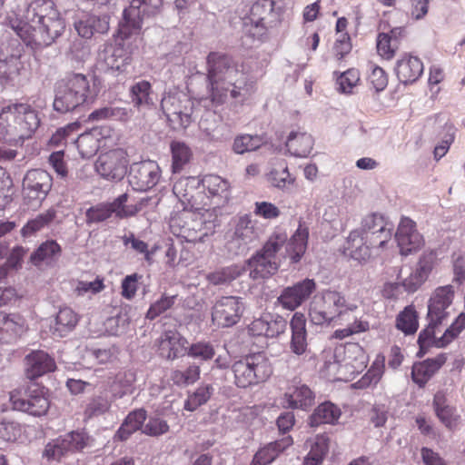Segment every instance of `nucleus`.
<instances>
[{"label": "nucleus", "instance_id": "nucleus-4", "mask_svg": "<svg viewBox=\"0 0 465 465\" xmlns=\"http://www.w3.org/2000/svg\"><path fill=\"white\" fill-rule=\"evenodd\" d=\"M94 96L87 76L72 74L55 84L53 107L60 114L74 112L91 103Z\"/></svg>", "mask_w": 465, "mask_h": 465}, {"label": "nucleus", "instance_id": "nucleus-63", "mask_svg": "<svg viewBox=\"0 0 465 465\" xmlns=\"http://www.w3.org/2000/svg\"><path fill=\"white\" fill-rule=\"evenodd\" d=\"M465 328V313L461 312L456 318L455 322L444 331L440 341V346H447Z\"/></svg>", "mask_w": 465, "mask_h": 465}, {"label": "nucleus", "instance_id": "nucleus-7", "mask_svg": "<svg viewBox=\"0 0 465 465\" xmlns=\"http://www.w3.org/2000/svg\"><path fill=\"white\" fill-rule=\"evenodd\" d=\"M194 104L184 93H170L163 97L161 108L172 128L180 130L187 128L193 121Z\"/></svg>", "mask_w": 465, "mask_h": 465}, {"label": "nucleus", "instance_id": "nucleus-51", "mask_svg": "<svg viewBox=\"0 0 465 465\" xmlns=\"http://www.w3.org/2000/svg\"><path fill=\"white\" fill-rule=\"evenodd\" d=\"M213 392L212 385L200 386L191 394L184 402V409L189 411H195L199 406L206 403Z\"/></svg>", "mask_w": 465, "mask_h": 465}, {"label": "nucleus", "instance_id": "nucleus-44", "mask_svg": "<svg viewBox=\"0 0 465 465\" xmlns=\"http://www.w3.org/2000/svg\"><path fill=\"white\" fill-rule=\"evenodd\" d=\"M396 327L406 335L414 334L419 327L418 313L412 305L406 306L396 318Z\"/></svg>", "mask_w": 465, "mask_h": 465}, {"label": "nucleus", "instance_id": "nucleus-50", "mask_svg": "<svg viewBox=\"0 0 465 465\" xmlns=\"http://www.w3.org/2000/svg\"><path fill=\"white\" fill-rule=\"evenodd\" d=\"M21 434V426L14 420L0 417V446L14 442Z\"/></svg>", "mask_w": 465, "mask_h": 465}, {"label": "nucleus", "instance_id": "nucleus-19", "mask_svg": "<svg viewBox=\"0 0 465 465\" xmlns=\"http://www.w3.org/2000/svg\"><path fill=\"white\" fill-rule=\"evenodd\" d=\"M155 345L161 357L173 361L186 353L188 341L176 330H168L156 340Z\"/></svg>", "mask_w": 465, "mask_h": 465}, {"label": "nucleus", "instance_id": "nucleus-25", "mask_svg": "<svg viewBox=\"0 0 465 465\" xmlns=\"http://www.w3.org/2000/svg\"><path fill=\"white\" fill-rule=\"evenodd\" d=\"M12 108L15 109V115L20 118L17 126L22 130L19 132L22 143L25 139L30 138L39 127L40 118L38 113L30 104H14Z\"/></svg>", "mask_w": 465, "mask_h": 465}, {"label": "nucleus", "instance_id": "nucleus-1", "mask_svg": "<svg viewBox=\"0 0 465 465\" xmlns=\"http://www.w3.org/2000/svg\"><path fill=\"white\" fill-rule=\"evenodd\" d=\"M308 237L309 230L302 223L289 242L286 233H272L262 248L246 261L250 278L254 281L270 278L278 272L286 256L293 263L300 262L307 249Z\"/></svg>", "mask_w": 465, "mask_h": 465}, {"label": "nucleus", "instance_id": "nucleus-10", "mask_svg": "<svg viewBox=\"0 0 465 465\" xmlns=\"http://www.w3.org/2000/svg\"><path fill=\"white\" fill-rule=\"evenodd\" d=\"M9 400L14 410L35 417L46 414L50 407L46 391L36 386L28 387L24 391H14L10 392Z\"/></svg>", "mask_w": 465, "mask_h": 465}, {"label": "nucleus", "instance_id": "nucleus-13", "mask_svg": "<svg viewBox=\"0 0 465 465\" xmlns=\"http://www.w3.org/2000/svg\"><path fill=\"white\" fill-rule=\"evenodd\" d=\"M160 176V168L157 163L147 160L134 163L131 165L128 182L134 190L145 192L157 184Z\"/></svg>", "mask_w": 465, "mask_h": 465}, {"label": "nucleus", "instance_id": "nucleus-35", "mask_svg": "<svg viewBox=\"0 0 465 465\" xmlns=\"http://www.w3.org/2000/svg\"><path fill=\"white\" fill-rule=\"evenodd\" d=\"M315 395L305 384L296 386L284 395V404L292 409L306 410L314 403Z\"/></svg>", "mask_w": 465, "mask_h": 465}, {"label": "nucleus", "instance_id": "nucleus-30", "mask_svg": "<svg viewBox=\"0 0 465 465\" xmlns=\"http://www.w3.org/2000/svg\"><path fill=\"white\" fill-rule=\"evenodd\" d=\"M292 340L290 348L296 355H302L307 349L306 320L303 314L295 313L290 322Z\"/></svg>", "mask_w": 465, "mask_h": 465}, {"label": "nucleus", "instance_id": "nucleus-58", "mask_svg": "<svg viewBox=\"0 0 465 465\" xmlns=\"http://www.w3.org/2000/svg\"><path fill=\"white\" fill-rule=\"evenodd\" d=\"M187 354L202 361H209L215 355V350L210 342L199 341L187 347Z\"/></svg>", "mask_w": 465, "mask_h": 465}, {"label": "nucleus", "instance_id": "nucleus-8", "mask_svg": "<svg viewBox=\"0 0 465 465\" xmlns=\"http://www.w3.org/2000/svg\"><path fill=\"white\" fill-rule=\"evenodd\" d=\"M129 6L124 10L120 23V33L124 37L138 33L145 16L155 15L163 7V0H129Z\"/></svg>", "mask_w": 465, "mask_h": 465}, {"label": "nucleus", "instance_id": "nucleus-55", "mask_svg": "<svg viewBox=\"0 0 465 465\" xmlns=\"http://www.w3.org/2000/svg\"><path fill=\"white\" fill-rule=\"evenodd\" d=\"M359 81V71L354 68L349 69L337 78L338 91L342 94H351L352 88L357 85Z\"/></svg>", "mask_w": 465, "mask_h": 465}, {"label": "nucleus", "instance_id": "nucleus-24", "mask_svg": "<svg viewBox=\"0 0 465 465\" xmlns=\"http://www.w3.org/2000/svg\"><path fill=\"white\" fill-rule=\"evenodd\" d=\"M24 64L21 61V50L16 49L10 55L0 54V84L15 85L19 81Z\"/></svg>", "mask_w": 465, "mask_h": 465}, {"label": "nucleus", "instance_id": "nucleus-38", "mask_svg": "<svg viewBox=\"0 0 465 465\" xmlns=\"http://www.w3.org/2000/svg\"><path fill=\"white\" fill-rule=\"evenodd\" d=\"M77 322V315L72 309L67 307L60 309L52 326L53 334L64 337L74 329Z\"/></svg>", "mask_w": 465, "mask_h": 465}, {"label": "nucleus", "instance_id": "nucleus-47", "mask_svg": "<svg viewBox=\"0 0 465 465\" xmlns=\"http://www.w3.org/2000/svg\"><path fill=\"white\" fill-rule=\"evenodd\" d=\"M61 253L60 245L54 240L43 242L32 254L31 261L35 265H38L44 261H52L56 259Z\"/></svg>", "mask_w": 465, "mask_h": 465}, {"label": "nucleus", "instance_id": "nucleus-27", "mask_svg": "<svg viewBox=\"0 0 465 465\" xmlns=\"http://www.w3.org/2000/svg\"><path fill=\"white\" fill-rule=\"evenodd\" d=\"M19 116L15 115L12 104L4 107L0 113V139L11 144L21 143L19 132L21 128L17 126Z\"/></svg>", "mask_w": 465, "mask_h": 465}, {"label": "nucleus", "instance_id": "nucleus-9", "mask_svg": "<svg viewBox=\"0 0 465 465\" xmlns=\"http://www.w3.org/2000/svg\"><path fill=\"white\" fill-rule=\"evenodd\" d=\"M53 185L52 176L45 170H29L22 184V195L25 204L38 208L46 198Z\"/></svg>", "mask_w": 465, "mask_h": 465}, {"label": "nucleus", "instance_id": "nucleus-15", "mask_svg": "<svg viewBox=\"0 0 465 465\" xmlns=\"http://www.w3.org/2000/svg\"><path fill=\"white\" fill-rule=\"evenodd\" d=\"M193 214L188 211L177 213L170 219L171 232L177 237L183 238L186 242H203L207 235L203 232L201 219H193Z\"/></svg>", "mask_w": 465, "mask_h": 465}, {"label": "nucleus", "instance_id": "nucleus-17", "mask_svg": "<svg viewBox=\"0 0 465 465\" xmlns=\"http://www.w3.org/2000/svg\"><path fill=\"white\" fill-rule=\"evenodd\" d=\"M358 230L376 242L381 247H384L392 235L391 224L385 221L382 214L377 213L366 215L361 220V228Z\"/></svg>", "mask_w": 465, "mask_h": 465}, {"label": "nucleus", "instance_id": "nucleus-62", "mask_svg": "<svg viewBox=\"0 0 465 465\" xmlns=\"http://www.w3.org/2000/svg\"><path fill=\"white\" fill-rule=\"evenodd\" d=\"M399 46L392 42L386 33H380L377 37V51L378 54L384 59L391 60L394 55Z\"/></svg>", "mask_w": 465, "mask_h": 465}, {"label": "nucleus", "instance_id": "nucleus-43", "mask_svg": "<svg viewBox=\"0 0 465 465\" xmlns=\"http://www.w3.org/2000/svg\"><path fill=\"white\" fill-rule=\"evenodd\" d=\"M245 272V266L232 264L209 273L207 279L213 285L225 284L241 277Z\"/></svg>", "mask_w": 465, "mask_h": 465}, {"label": "nucleus", "instance_id": "nucleus-28", "mask_svg": "<svg viewBox=\"0 0 465 465\" xmlns=\"http://www.w3.org/2000/svg\"><path fill=\"white\" fill-rule=\"evenodd\" d=\"M74 28L80 36L89 39L94 34L106 33L109 29V19L106 15L84 14L74 22Z\"/></svg>", "mask_w": 465, "mask_h": 465}, {"label": "nucleus", "instance_id": "nucleus-61", "mask_svg": "<svg viewBox=\"0 0 465 465\" xmlns=\"http://www.w3.org/2000/svg\"><path fill=\"white\" fill-rule=\"evenodd\" d=\"M218 127V122L216 115L212 111H206L199 121V128L210 140H214L216 136V129Z\"/></svg>", "mask_w": 465, "mask_h": 465}, {"label": "nucleus", "instance_id": "nucleus-26", "mask_svg": "<svg viewBox=\"0 0 465 465\" xmlns=\"http://www.w3.org/2000/svg\"><path fill=\"white\" fill-rule=\"evenodd\" d=\"M343 353V363L341 368L345 369L350 375L358 374L367 367L369 357L359 343H347L344 346Z\"/></svg>", "mask_w": 465, "mask_h": 465}, {"label": "nucleus", "instance_id": "nucleus-52", "mask_svg": "<svg viewBox=\"0 0 465 465\" xmlns=\"http://www.w3.org/2000/svg\"><path fill=\"white\" fill-rule=\"evenodd\" d=\"M173 154V171L174 173L180 172L184 164H186L191 158L190 148L182 142H173L171 144Z\"/></svg>", "mask_w": 465, "mask_h": 465}, {"label": "nucleus", "instance_id": "nucleus-34", "mask_svg": "<svg viewBox=\"0 0 465 465\" xmlns=\"http://www.w3.org/2000/svg\"><path fill=\"white\" fill-rule=\"evenodd\" d=\"M433 407L439 420L452 430L459 424L460 416L454 407L446 404L445 396L440 392L436 393L433 399Z\"/></svg>", "mask_w": 465, "mask_h": 465}, {"label": "nucleus", "instance_id": "nucleus-33", "mask_svg": "<svg viewBox=\"0 0 465 465\" xmlns=\"http://www.w3.org/2000/svg\"><path fill=\"white\" fill-rule=\"evenodd\" d=\"M341 415V409L331 401L321 403L309 419L311 427H318L322 424H335Z\"/></svg>", "mask_w": 465, "mask_h": 465}, {"label": "nucleus", "instance_id": "nucleus-16", "mask_svg": "<svg viewBox=\"0 0 465 465\" xmlns=\"http://www.w3.org/2000/svg\"><path fill=\"white\" fill-rule=\"evenodd\" d=\"M316 290V282L306 278L282 291L278 302L286 310L294 311L300 307Z\"/></svg>", "mask_w": 465, "mask_h": 465}, {"label": "nucleus", "instance_id": "nucleus-11", "mask_svg": "<svg viewBox=\"0 0 465 465\" xmlns=\"http://www.w3.org/2000/svg\"><path fill=\"white\" fill-rule=\"evenodd\" d=\"M245 310L242 297L223 296L212 307V322L218 328H229L237 324Z\"/></svg>", "mask_w": 465, "mask_h": 465}, {"label": "nucleus", "instance_id": "nucleus-5", "mask_svg": "<svg viewBox=\"0 0 465 465\" xmlns=\"http://www.w3.org/2000/svg\"><path fill=\"white\" fill-rule=\"evenodd\" d=\"M356 309L355 304L347 302L341 292L329 289L314 295L310 304L309 316L313 324H330L346 312H353Z\"/></svg>", "mask_w": 465, "mask_h": 465}, {"label": "nucleus", "instance_id": "nucleus-23", "mask_svg": "<svg viewBox=\"0 0 465 465\" xmlns=\"http://www.w3.org/2000/svg\"><path fill=\"white\" fill-rule=\"evenodd\" d=\"M54 360L44 351H32L25 357V372L29 380H35L55 370Z\"/></svg>", "mask_w": 465, "mask_h": 465}, {"label": "nucleus", "instance_id": "nucleus-45", "mask_svg": "<svg viewBox=\"0 0 465 465\" xmlns=\"http://www.w3.org/2000/svg\"><path fill=\"white\" fill-rule=\"evenodd\" d=\"M329 450V438L325 435H317L311 450L305 457L304 465H320Z\"/></svg>", "mask_w": 465, "mask_h": 465}, {"label": "nucleus", "instance_id": "nucleus-22", "mask_svg": "<svg viewBox=\"0 0 465 465\" xmlns=\"http://www.w3.org/2000/svg\"><path fill=\"white\" fill-rule=\"evenodd\" d=\"M375 248L381 247L361 231L355 229L347 237L345 252L356 261L365 262L371 256V250Z\"/></svg>", "mask_w": 465, "mask_h": 465}, {"label": "nucleus", "instance_id": "nucleus-21", "mask_svg": "<svg viewBox=\"0 0 465 465\" xmlns=\"http://www.w3.org/2000/svg\"><path fill=\"white\" fill-rule=\"evenodd\" d=\"M130 54L121 45L104 44L98 52L97 61L106 69L124 71L130 64Z\"/></svg>", "mask_w": 465, "mask_h": 465}, {"label": "nucleus", "instance_id": "nucleus-2", "mask_svg": "<svg viewBox=\"0 0 465 465\" xmlns=\"http://www.w3.org/2000/svg\"><path fill=\"white\" fill-rule=\"evenodd\" d=\"M11 28L33 49L51 45L64 32L65 24L52 0L32 1L22 19H11Z\"/></svg>", "mask_w": 465, "mask_h": 465}, {"label": "nucleus", "instance_id": "nucleus-3", "mask_svg": "<svg viewBox=\"0 0 465 465\" xmlns=\"http://www.w3.org/2000/svg\"><path fill=\"white\" fill-rule=\"evenodd\" d=\"M207 79L210 84V99L220 105L232 98L243 101L250 94L248 75L227 54L212 52L207 56Z\"/></svg>", "mask_w": 465, "mask_h": 465}, {"label": "nucleus", "instance_id": "nucleus-32", "mask_svg": "<svg viewBox=\"0 0 465 465\" xmlns=\"http://www.w3.org/2000/svg\"><path fill=\"white\" fill-rule=\"evenodd\" d=\"M194 178H185L173 184V192L183 206V211L199 208L195 197L198 193L194 188Z\"/></svg>", "mask_w": 465, "mask_h": 465}, {"label": "nucleus", "instance_id": "nucleus-56", "mask_svg": "<svg viewBox=\"0 0 465 465\" xmlns=\"http://www.w3.org/2000/svg\"><path fill=\"white\" fill-rule=\"evenodd\" d=\"M176 300V295H166L163 294L159 300L151 304L146 313V318L149 320H154L169 309L173 307Z\"/></svg>", "mask_w": 465, "mask_h": 465}, {"label": "nucleus", "instance_id": "nucleus-20", "mask_svg": "<svg viewBox=\"0 0 465 465\" xmlns=\"http://www.w3.org/2000/svg\"><path fill=\"white\" fill-rule=\"evenodd\" d=\"M454 290L451 285L437 288L429 300L427 318H432L443 323L450 315L449 309L452 304Z\"/></svg>", "mask_w": 465, "mask_h": 465}, {"label": "nucleus", "instance_id": "nucleus-39", "mask_svg": "<svg viewBox=\"0 0 465 465\" xmlns=\"http://www.w3.org/2000/svg\"><path fill=\"white\" fill-rule=\"evenodd\" d=\"M130 97L134 107L138 109L150 108L154 104L151 84L145 80L139 81L132 85Z\"/></svg>", "mask_w": 465, "mask_h": 465}, {"label": "nucleus", "instance_id": "nucleus-49", "mask_svg": "<svg viewBox=\"0 0 465 465\" xmlns=\"http://www.w3.org/2000/svg\"><path fill=\"white\" fill-rule=\"evenodd\" d=\"M200 366L196 363L189 365L186 370H175L171 374V380L177 386H188L196 382L200 378Z\"/></svg>", "mask_w": 465, "mask_h": 465}, {"label": "nucleus", "instance_id": "nucleus-46", "mask_svg": "<svg viewBox=\"0 0 465 465\" xmlns=\"http://www.w3.org/2000/svg\"><path fill=\"white\" fill-rule=\"evenodd\" d=\"M56 217V211L53 208L46 212L39 213L35 218L28 221L22 228L21 232L24 237H29L41 229L48 226Z\"/></svg>", "mask_w": 465, "mask_h": 465}, {"label": "nucleus", "instance_id": "nucleus-29", "mask_svg": "<svg viewBox=\"0 0 465 465\" xmlns=\"http://www.w3.org/2000/svg\"><path fill=\"white\" fill-rule=\"evenodd\" d=\"M395 73L400 82L412 84L423 73V64L417 56L404 55L397 61Z\"/></svg>", "mask_w": 465, "mask_h": 465}, {"label": "nucleus", "instance_id": "nucleus-42", "mask_svg": "<svg viewBox=\"0 0 465 465\" xmlns=\"http://www.w3.org/2000/svg\"><path fill=\"white\" fill-rule=\"evenodd\" d=\"M266 143L264 136L243 134L237 135L232 143V151L237 154L253 152Z\"/></svg>", "mask_w": 465, "mask_h": 465}, {"label": "nucleus", "instance_id": "nucleus-18", "mask_svg": "<svg viewBox=\"0 0 465 465\" xmlns=\"http://www.w3.org/2000/svg\"><path fill=\"white\" fill-rule=\"evenodd\" d=\"M395 238L401 255L407 256L423 245V237L417 231L415 223L404 217L401 220Z\"/></svg>", "mask_w": 465, "mask_h": 465}, {"label": "nucleus", "instance_id": "nucleus-31", "mask_svg": "<svg viewBox=\"0 0 465 465\" xmlns=\"http://www.w3.org/2000/svg\"><path fill=\"white\" fill-rule=\"evenodd\" d=\"M292 444V440L290 436L269 443L256 452L251 465H267L272 462L282 451Z\"/></svg>", "mask_w": 465, "mask_h": 465}, {"label": "nucleus", "instance_id": "nucleus-64", "mask_svg": "<svg viewBox=\"0 0 465 465\" xmlns=\"http://www.w3.org/2000/svg\"><path fill=\"white\" fill-rule=\"evenodd\" d=\"M111 210L105 203H99L86 210V223H98L111 217Z\"/></svg>", "mask_w": 465, "mask_h": 465}, {"label": "nucleus", "instance_id": "nucleus-12", "mask_svg": "<svg viewBox=\"0 0 465 465\" xmlns=\"http://www.w3.org/2000/svg\"><path fill=\"white\" fill-rule=\"evenodd\" d=\"M93 439L84 431H72L48 442L44 450L43 457L48 460H59L63 456L83 450L90 447Z\"/></svg>", "mask_w": 465, "mask_h": 465}, {"label": "nucleus", "instance_id": "nucleus-60", "mask_svg": "<svg viewBox=\"0 0 465 465\" xmlns=\"http://www.w3.org/2000/svg\"><path fill=\"white\" fill-rule=\"evenodd\" d=\"M3 329L14 336L20 335L25 330V319L18 313L5 314L3 316Z\"/></svg>", "mask_w": 465, "mask_h": 465}, {"label": "nucleus", "instance_id": "nucleus-54", "mask_svg": "<svg viewBox=\"0 0 465 465\" xmlns=\"http://www.w3.org/2000/svg\"><path fill=\"white\" fill-rule=\"evenodd\" d=\"M76 147L83 158H90L96 153L99 141L92 134H82L75 140Z\"/></svg>", "mask_w": 465, "mask_h": 465}, {"label": "nucleus", "instance_id": "nucleus-6", "mask_svg": "<svg viewBox=\"0 0 465 465\" xmlns=\"http://www.w3.org/2000/svg\"><path fill=\"white\" fill-rule=\"evenodd\" d=\"M234 383L239 388H247L265 381L272 373L268 360L262 354H252L235 361L232 366Z\"/></svg>", "mask_w": 465, "mask_h": 465}, {"label": "nucleus", "instance_id": "nucleus-40", "mask_svg": "<svg viewBox=\"0 0 465 465\" xmlns=\"http://www.w3.org/2000/svg\"><path fill=\"white\" fill-rule=\"evenodd\" d=\"M201 183L212 197L219 198L223 203L229 199V183L221 176L207 174L203 177Z\"/></svg>", "mask_w": 465, "mask_h": 465}, {"label": "nucleus", "instance_id": "nucleus-48", "mask_svg": "<svg viewBox=\"0 0 465 465\" xmlns=\"http://www.w3.org/2000/svg\"><path fill=\"white\" fill-rule=\"evenodd\" d=\"M235 237L240 238L241 241L251 244L257 238V232L254 228V224L248 215L241 216L234 226V230L232 232Z\"/></svg>", "mask_w": 465, "mask_h": 465}, {"label": "nucleus", "instance_id": "nucleus-14", "mask_svg": "<svg viewBox=\"0 0 465 465\" xmlns=\"http://www.w3.org/2000/svg\"><path fill=\"white\" fill-rule=\"evenodd\" d=\"M128 160L121 149L102 153L95 163L96 172L104 179L120 181L126 174Z\"/></svg>", "mask_w": 465, "mask_h": 465}, {"label": "nucleus", "instance_id": "nucleus-57", "mask_svg": "<svg viewBox=\"0 0 465 465\" xmlns=\"http://www.w3.org/2000/svg\"><path fill=\"white\" fill-rule=\"evenodd\" d=\"M435 374L433 369L426 361L415 363L411 370L412 381L420 387H424L428 381Z\"/></svg>", "mask_w": 465, "mask_h": 465}, {"label": "nucleus", "instance_id": "nucleus-37", "mask_svg": "<svg viewBox=\"0 0 465 465\" xmlns=\"http://www.w3.org/2000/svg\"><path fill=\"white\" fill-rule=\"evenodd\" d=\"M147 412L144 409H136L130 412L124 419L123 424L116 431L115 438L120 440H127L134 432L143 428Z\"/></svg>", "mask_w": 465, "mask_h": 465}, {"label": "nucleus", "instance_id": "nucleus-59", "mask_svg": "<svg viewBox=\"0 0 465 465\" xmlns=\"http://www.w3.org/2000/svg\"><path fill=\"white\" fill-rule=\"evenodd\" d=\"M273 3L269 1L257 2L251 7L250 16L251 21L256 26H264V20L266 15L272 11Z\"/></svg>", "mask_w": 465, "mask_h": 465}, {"label": "nucleus", "instance_id": "nucleus-36", "mask_svg": "<svg viewBox=\"0 0 465 465\" xmlns=\"http://www.w3.org/2000/svg\"><path fill=\"white\" fill-rule=\"evenodd\" d=\"M287 150L294 156L306 157L313 146L311 134L303 132H291L285 143Z\"/></svg>", "mask_w": 465, "mask_h": 465}, {"label": "nucleus", "instance_id": "nucleus-41", "mask_svg": "<svg viewBox=\"0 0 465 465\" xmlns=\"http://www.w3.org/2000/svg\"><path fill=\"white\" fill-rule=\"evenodd\" d=\"M429 324L421 330L418 337V344L420 347L419 355L422 356L426 350L430 347L444 348L445 346H440L439 343L441 341V337L436 338V329L442 324L439 321H434L432 318H428Z\"/></svg>", "mask_w": 465, "mask_h": 465}, {"label": "nucleus", "instance_id": "nucleus-53", "mask_svg": "<svg viewBox=\"0 0 465 465\" xmlns=\"http://www.w3.org/2000/svg\"><path fill=\"white\" fill-rule=\"evenodd\" d=\"M128 194L123 193L119 195L111 203L106 204L111 210V214L115 213L118 218H126L136 214L139 209L135 205H127Z\"/></svg>", "mask_w": 465, "mask_h": 465}]
</instances>
